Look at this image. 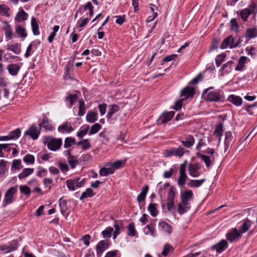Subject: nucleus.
Returning <instances> with one entry per match:
<instances>
[{"label":"nucleus","mask_w":257,"mask_h":257,"mask_svg":"<svg viewBox=\"0 0 257 257\" xmlns=\"http://www.w3.org/2000/svg\"><path fill=\"white\" fill-rule=\"evenodd\" d=\"M113 226V227H107L101 232L103 238H110L112 236V239L114 240L123 230L122 222L121 220H114Z\"/></svg>","instance_id":"1"},{"label":"nucleus","mask_w":257,"mask_h":257,"mask_svg":"<svg viewBox=\"0 0 257 257\" xmlns=\"http://www.w3.org/2000/svg\"><path fill=\"white\" fill-rule=\"evenodd\" d=\"M205 99L210 102L223 101L224 99V93L220 89H214L212 87L205 89L202 94Z\"/></svg>","instance_id":"2"},{"label":"nucleus","mask_w":257,"mask_h":257,"mask_svg":"<svg viewBox=\"0 0 257 257\" xmlns=\"http://www.w3.org/2000/svg\"><path fill=\"white\" fill-rule=\"evenodd\" d=\"M43 143L45 145H47L49 150L52 151H56L61 148L62 145V140L49 136L45 138Z\"/></svg>","instance_id":"3"},{"label":"nucleus","mask_w":257,"mask_h":257,"mask_svg":"<svg viewBox=\"0 0 257 257\" xmlns=\"http://www.w3.org/2000/svg\"><path fill=\"white\" fill-rule=\"evenodd\" d=\"M18 191L17 186H13L8 189L5 193L4 199L2 204V207H5L8 204L13 203L14 200V195Z\"/></svg>","instance_id":"4"},{"label":"nucleus","mask_w":257,"mask_h":257,"mask_svg":"<svg viewBox=\"0 0 257 257\" xmlns=\"http://www.w3.org/2000/svg\"><path fill=\"white\" fill-rule=\"evenodd\" d=\"M185 153V149L182 146H179L177 148H173L165 150L163 152V155L166 158L175 156L180 158L184 155Z\"/></svg>","instance_id":"5"},{"label":"nucleus","mask_w":257,"mask_h":257,"mask_svg":"<svg viewBox=\"0 0 257 257\" xmlns=\"http://www.w3.org/2000/svg\"><path fill=\"white\" fill-rule=\"evenodd\" d=\"M175 193L174 189L171 187L167 193L166 207L169 211L175 209L174 199Z\"/></svg>","instance_id":"6"},{"label":"nucleus","mask_w":257,"mask_h":257,"mask_svg":"<svg viewBox=\"0 0 257 257\" xmlns=\"http://www.w3.org/2000/svg\"><path fill=\"white\" fill-rule=\"evenodd\" d=\"M41 129L35 124L31 125L25 133V135H28L34 140H37L40 135Z\"/></svg>","instance_id":"7"},{"label":"nucleus","mask_w":257,"mask_h":257,"mask_svg":"<svg viewBox=\"0 0 257 257\" xmlns=\"http://www.w3.org/2000/svg\"><path fill=\"white\" fill-rule=\"evenodd\" d=\"M255 5L253 4L249 5L248 8H245L236 12V14L240 16L244 22H246L249 16L253 12Z\"/></svg>","instance_id":"8"},{"label":"nucleus","mask_w":257,"mask_h":257,"mask_svg":"<svg viewBox=\"0 0 257 257\" xmlns=\"http://www.w3.org/2000/svg\"><path fill=\"white\" fill-rule=\"evenodd\" d=\"M239 45L238 42H234V38L229 36L226 38L222 42L220 48L222 49H226L228 47L230 48L236 47Z\"/></svg>","instance_id":"9"},{"label":"nucleus","mask_w":257,"mask_h":257,"mask_svg":"<svg viewBox=\"0 0 257 257\" xmlns=\"http://www.w3.org/2000/svg\"><path fill=\"white\" fill-rule=\"evenodd\" d=\"M244 37L247 41L257 37V26H254L246 29Z\"/></svg>","instance_id":"10"},{"label":"nucleus","mask_w":257,"mask_h":257,"mask_svg":"<svg viewBox=\"0 0 257 257\" xmlns=\"http://www.w3.org/2000/svg\"><path fill=\"white\" fill-rule=\"evenodd\" d=\"M200 165L199 163L189 164L188 165V171L190 176L192 177H198L200 176Z\"/></svg>","instance_id":"11"},{"label":"nucleus","mask_w":257,"mask_h":257,"mask_svg":"<svg viewBox=\"0 0 257 257\" xmlns=\"http://www.w3.org/2000/svg\"><path fill=\"white\" fill-rule=\"evenodd\" d=\"M242 234L236 228H232L226 234V236L228 241L240 239Z\"/></svg>","instance_id":"12"},{"label":"nucleus","mask_w":257,"mask_h":257,"mask_svg":"<svg viewBox=\"0 0 257 257\" xmlns=\"http://www.w3.org/2000/svg\"><path fill=\"white\" fill-rule=\"evenodd\" d=\"M39 128H43L45 131H52L54 130L53 124L49 119L45 115H43L42 121L39 124Z\"/></svg>","instance_id":"13"},{"label":"nucleus","mask_w":257,"mask_h":257,"mask_svg":"<svg viewBox=\"0 0 257 257\" xmlns=\"http://www.w3.org/2000/svg\"><path fill=\"white\" fill-rule=\"evenodd\" d=\"M193 196V192L191 190H187L181 193L180 202L182 204H187V205L191 204L189 201L192 199Z\"/></svg>","instance_id":"14"},{"label":"nucleus","mask_w":257,"mask_h":257,"mask_svg":"<svg viewBox=\"0 0 257 257\" xmlns=\"http://www.w3.org/2000/svg\"><path fill=\"white\" fill-rule=\"evenodd\" d=\"M195 94V89L193 87L187 86L181 91L180 97L182 99H185L192 97Z\"/></svg>","instance_id":"15"},{"label":"nucleus","mask_w":257,"mask_h":257,"mask_svg":"<svg viewBox=\"0 0 257 257\" xmlns=\"http://www.w3.org/2000/svg\"><path fill=\"white\" fill-rule=\"evenodd\" d=\"M174 114L173 111L162 114L159 119L160 123L162 124L167 123L173 117Z\"/></svg>","instance_id":"16"},{"label":"nucleus","mask_w":257,"mask_h":257,"mask_svg":"<svg viewBox=\"0 0 257 257\" xmlns=\"http://www.w3.org/2000/svg\"><path fill=\"white\" fill-rule=\"evenodd\" d=\"M251 222L248 219H245L241 221V224L238 227L239 231L242 234L250 227Z\"/></svg>","instance_id":"17"},{"label":"nucleus","mask_w":257,"mask_h":257,"mask_svg":"<svg viewBox=\"0 0 257 257\" xmlns=\"http://www.w3.org/2000/svg\"><path fill=\"white\" fill-rule=\"evenodd\" d=\"M58 131L61 133H70L72 132L74 129L71 126V122H64L61 125H59L58 127Z\"/></svg>","instance_id":"18"},{"label":"nucleus","mask_w":257,"mask_h":257,"mask_svg":"<svg viewBox=\"0 0 257 257\" xmlns=\"http://www.w3.org/2000/svg\"><path fill=\"white\" fill-rule=\"evenodd\" d=\"M182 145L187 148H190L195 143V140L192 135H189L185 137V140H180Z\"/></svg>","instance_id":"19"},{"label":"nucleus","mask_w":257,"mask_h":257,"mask_svg":"<svg viewBox=\"0 0 257 257\" xmlns=\"http://www.w3.org/2000/svg\"><path fill=\"white\" fill-rule=\"evenodd\" d=\"M4 30L5 31V35L7 40H9L12 39L13 38V32L11 26L8 23L5 22Z\"/></svg>","instance_id":"20"},{"label":"nucleus","mask_w":257,"mask_h":257,"mask_svg":"<svg viewBox=\"0 0 257 257\" xmlns=\"http://www.w3.org/2000/svg\"><path fill=\"white\" fill-rule=\"evenodd\" d=\"M7 49L13 52L15 54L19 55L21 52V44L17 43L14 44L8 45Z\"/></svg>","instance_id":"21"},{"label":"nucleus","mask_w":257,"mask_h":257,"mask_svg":"<svg viewBox=\"0 0 257 257\" xmlns=\"http://www.w3.org/2000/svg\"><path fill=\"white\" fill-rule=\"evenodd\" d=\"M7 70L11 75L16 76L20 70V67L17 64H12L7 66Z\"/></svg>","instance_id":"22"},{"label":"nucleus","mask_w":257,"mask_h":257,"mask_svg":"<svg viewBox=\"0 0 257 257\" xmlns=\"http://www.w3.org/2000/svg\"><path fill=\"white\" fill-rule=\"evenodd\" d=\"M227 100L236 106H240L242 103V98L240 96L233 94L230 95L228 97Z\"/></svg>","instance_id":"23"},{"label":"nucleus","mask_w":257,"mask_h":257,"mask_svg":"<svg viewBox=\"0 0 257 257\" xmlns=\"http://www.w3.org/2000/svg\"><path fill=\"white\" fill-rule=\"evenodd\" d=\"M28 18V14L24 10L21 9L15 17V20L19 23H21L26 20Z\"/></svg>","instance_id":"24"},{"label":"nucleus","mask_w":257,"mask_h":257,"mask_svg":"<svg viewBox=\"0 0 257 257\" xmlns=\"http://www.w3.org/2000/svg\"><path fill=\"white\" fill-rule=\"evenodd\" d=\"M31 25L33 34L35 36L39 35L40 34L39 26L36 19L34 17L31 19Z\"/></svg>","instance_id":"25"},{"label":"nucleus","mask_w":257,"mask_h":257,"mask_svg":"<svg viewBox=\"0 0 257 257\" xmlns=\"http://www.w3.org/2000/svg\"><path fill=\"white\" fill-rule=\"evenodd\" d=\"M108 242H99L96 245V251L97 254L101 255L109 246Z\"/></svg>","instance_id":"26"},{"label":"nucleus","mask_w":257,"mask_h":257,"mask_svg":"<svg viewBox=\"0 0 257 257\" xmlns=\"http://www.w3.org/2000/svg\"><path fill=\"white\" fill-rule=\"evenodd\" d=\"M15 31L19 37L22 39L25 38L27 37V33L26 29L20 25H17L16 26Z\"/></svg>","instance_id":"27"},{"label":"nucleus","mask_w":257,"mask_h":257,"mask_svg":"<svg viewBox=\"0 0 257 257\" xmlns=\"http://www.w3.org/2000/svg\"><path fill=\"white\" fill-rule=\"evenodd\" d=\"M159 229L162 231L171 233L172 231V228L170 225L165 221H161L159 223Z\"/></svg>","instance_id":"28"},{"label":"nucleus","mask_w":257,"mask_h":257,"mask_svg":"<svg viewBox=\"0 0 257 257\" xmlns=\"http://www.w3.org/2000/svg\"><path fill=\"white\" fill-rule=\"evenodd\" d=\"M17 244L10 245H0V250L5 253H9L14 251L17 248Z\"/></svg>","instance_id":"29"},{"label":"nucleus","mask_w":257,"mask_h":257,"mask_svg":"<svg viewBox=\"0 0 257 257\" xmlns=\"http://www.w3.org/2000/svg\"><path fill=\"white\" fill-rule=\"evenodd\" d=\"M243 108L249 114L257 115V104L244 105Z\"/></svg>","instance_id":"30"},{"label":"nucleus","mask_w":257,"mask_h":257,"mask_svg":"<svg viewBox=\"0 0 257 257\" xmlns=\"http://www.w3.org/2000/svg\"><path fill=\"white\" fill-rule=\"evenodd\" d=\"M149 186L147 185H145L142 188L141 192L139 194V195L137 197V201L139 203H140L142 201H144L145 200L146 195L149 191Z\"/></svg>","instance_id":"31"},{"label":"nucleus","mask_w":257,"mask_h":257,"mask_svg":"<svg viewBox=\"0 0 257 257\" xmlns=\"http://www.w3.org/2000/svg\"><path fill=\"white\" fill-rule=\"evenodd\" d=\"M98 114L94 111H88L86 115L87 121L90 123H94L97 120Z\"/></svg>","instance_id":"32"},{"label":"nucleus","mask_w":257,"mask_h":257,"mask_svg":"<svg viewBox=\"0 0 257 257\" xmlns=\"http://www.w3.org/2000/svg\"><path fill=\"white\" fill-rule=\"evenodd\" d=\"M227 247V242H218L212 246V248L215 249L218 253H221Z\"/></svg>","instance_id":"33"},{"label":"nucleus","mask_w":257,"mask_h":257,"mask_svg":"<svg viewBox=\"0 0 257 257\" xmlns=\"http://www.w3.org/2000/svg\"><path fill=\"white\" fill-rule=\"evenodd\" d=\"M34 169L33 168H25L21 173L18 175L19 179H23L31 175L34 172Z\"/></svg>","instance_id":"34"},{"label":"nucleus","mask_w":257,"mask_h":257,"mask_svg":"<svg viewBox=\"0 0 257 257\" xmlns=\"http://www.w3.org/2000/svg\"><path fill=\"white\" fill-rule=\"evenodd\" d=\"M233 140V136L230 132H227L225 133V137L224 141V151H226L230 146V142Z\"/></svg>","instance_id":"35"},{"label":"nucleus","mask_w":257,"mask_h":257,"mask_svg":"<svg viewBox=\"0 0 257 257\" xmlns=\"http://www.w3.org/2000/svg\"><path fill=\"white\" fill-rule=\"evenodd\" d=\"M247 58L246 56H242L240 57L237 65L236 66L235 70L236 71H242L244 67L245 63H246Z\"/></svg>","instance_id":"36"},{"label":"nucleus","mask_w":257,"mask_h":257,"mask_svg":"<svg viewBox=\"0 0 257 257\" xmlns=\"http://www.w3.org/2000/svg\"><path fill=\"white\" fill-rule=\"evenodd\" d=\"M119 109V107L117 105L112 104L109 106V109L106 115L107 118H110L112 116L117 112Z\"/></svg>","instance_id":"37"},{"label":"nucleus","mask_w":257,"mask_h":257,"mask_svg":"<svg viewBox=\"0 0 257 257\" xmlns=\"http://www.w3.org/2000/svg\"><path fill=\"white\" fill-rule=\"evenodd\" d=\"M178 212L180 214H183L186 213L191 208V204L186 205L180 202L178 205Z\"/></svg>","instance_id":"38"},{"label":"nucleus","mask_w":257,"mask_h":257,"mask_svg":"<svg viewBox=\"0 0 257 257\" xmlns=\"http://www.w3.org/2000/svg\"><path fill=\"white\" fill-rule=\"evenodd\" d=\"M114 170L111 167H105L102 168L99 170V175L101 176H106L109 174H112L114 173Z\"/></svg>","instance_id":"39"},{"label":"nucleus","mask_w":257,"mask_h":257,"mask_svg":"<svg viewBox=\"0 0 257 257\" xmlns=\"http://www.w3.org/2000/svg\"><path fill=\"white\" fill-rule=\"evenodd\" d=\"M205 181V179L200 180H191L188 183V186L191 188H197L201 186Z\"/></svg>","instance_id":"40"},{"label":"nucleus","mask_w":257,"mask_h":257,"mask_svg":"<svg viewBox=\"0 0 257 257\" xmlns=\"http://www.w3.org/2000/svg\"><path fill=\"white\" fill-rule=\"evenodd\" d=\"M214 135L219 138V143L221 141V137L223 134V124H218L215 128V130L213 133Z\"/></svg>","instance_id":"41"},{"label":"nucleus","mask_w":257,"mask_h":257,"mask_svg":"<svg viewBox=\"0 0 257 257\" xmlns=\"http://www.w3.org/2000/svg\"><path fill=\"white\" fill-rule=\"evenodd\" d=\"M123 164V162L122 161H116L113 163H106L105 164V167H111L114 171L116 169H118L120 168Z\"/></svg>","instance_id":"42"},{"label":"nucleus","mask_w":257,"mask_h":257,"mask_svg":"<svg viewBox=\"0 0 257 257\" xmlns=\"http://www.w3.org/2000/svg\"><path fill=\"white\" fill-rule=\"evenodd\" d=\"M157 205L156 203H150L148 206V210L153 217H156L158 214Z\"/></svg>","instance_id":"43"},{"label":"nucleus","mask_w":257,"mask_h":257,"mask_svg":"<svg viewBox=\"0 0 257 257\" xmlns=\"http://www.w3.org/2000/svg\"><path fill=\"white\" fill-rule=\"evenodd\" d=\"M197 156L199 157L201 160H202L205 163L207 167L209 168L211 166V160L210 157L205 155H202L199 153H197Z\"/></svg>","instance_id":"44"},{"label":"nucleus","mask_w":257,"mask_h":257,"mask_svg":"<svg viewBox=\"0 0 257 257\" xmlns=\"http://www.w3.org/2000/svg\"><path fill=\"white\" fill-rule=\"evenodd\" d=\"M150 9L153 13V16H150L148 18V21L151 22L153 21L158 16V8L154 4H151L150 5Z\"/></svg>","instance_id":"45"},{"label":"nucleus","mask_w":257,"mask_h":257,"mask_svg":"<svg viewBox=\"0 0 257 257\" xmlns=\"http://www.w3.org/2000/svg\"><path fill=\"white\" fill-rule=\"evenodd\" d=\"M78 97L77 94H69L65 98V101H69V107L70 108L74 104V103L76 101Z\"/></svg>","instance_id":"46"},{"label":"nucleus","mask_w":257,"mask_h":257,"mask_svg":"<svg viewBox=\"0 0 257 257\" xmlns=\"http://www.w3.org/2000/svg\"><path fill=\"white\" fill-rule=\"evenodd\" d=\"M94 195V194L93 193L92 189L91 188H87L84 192L82 193L79 199L80 200H82L84 198L91 197Z\"/></svg>","instance_id":"47"},{"label":"nucleus","mask_w":257,"mask_h":257,"mask_svg":"<svg viewBox=\"0 0 257 257\" xmlns=\"http://www.w3.org/2000/svg\"><path fill=\"white\" fill-rule=\"evenodd\" d=\"M85 102L82 99H80L79 101V110L78 112V115L80 116H83L86 111V108L85 107Z\"/></svg>","instance_id":"48"},{"label":"nucleus","mask_w":257,"mask_h":257,"mask_svg":"<svg viewBox=\"0 0 257 257\" xmlns=\"http://www.w3.org/2000/svg\"><path fill=\"white\" fill-rule=\"evenodd\" d=\"M21 130L20 128H17L14 131L10 132L9 134L10 139H17L19 138L21 135Z\"/></svg>","instance_id":"49"},{"label":"nucleus","mask_w":257,"mask_h":257,"mask_svg":"<svg viewBox=\"0 0 257 257\" xmlns=\"http://www.w3.org/2000/svg\"><path fill=\"white\" fill-rule=\"evenodd\" d=\"M77 146L82 145V149L84 150H88L91 148L88 139H84L77 143Z\"/></svg>","instance_id":"50"},{"label":"nucleus","mask_w":257,"mask_h":257,"mask_svg":"<svg viewBox=\"0 0 257 257\" xmlns=\"http://www.w3.org/2000/svg\"><path fill=\"white\" fill-rule=\"evenodd\" d=\"M76 183L77 180L75 179H68L66 181L67 187L69 189L72 191H74L75 189Z\"/></svg>","instance_id":"51"},{"label":"nucleus","mask_w":257,"mask_h":257,"mask_svg":"<svg viewBox=\"0 0 257 257\" xmlns=\"http://www.w3.org/2000/svg\"><path fill=\"white\" fill-rule=\"evenodd\" d=\"M75 143V140L74 138L68 137L65 139L64 147L65 148H68L74 145Z\"/></svg>","instance_id":"52"},{"label":"nucleus","mask_w":257,"mask_h":257,"mask_svg":"<svg viewBox=\"0 0 257 257\" xmlns=\"http://www.w3.org/2000/svg\"><path fill=\"white\" fill-rule=\"evenodd\" d=\"M67 160L72 169H74L78 164V160L77 159L76 157L74 156L67 158Z\"/></svg>","instance_id":"53"},{"label":"nucleus","mask_w":257,"mask_h":257,"mask_svg":"<svg viewBox=\"0 0 257 257\" xmlns=\"http://www.w3.org/2000/svg\"><path fill=\"white\" fill-rule=\"evenodd\" d=\"M101 128V125L98 123H95L93 124L89 132L90 135H92L96 134Z\"/></svg>","instance_id":"54"},{"label":"nucleus","mask_w":257,"mask_h":257,"mask_svg":"<svg viewBox=\"0 0 257 257\" xmlns=\"http://www.w3.org/2000/svg\"><path fill=\"white\" fill-rule=\"evenodd\" d=\"M136 233V230L135 228V225L133 223H130L127 226V234L130 236H135Z\"/></svg>","instance_id":"55"},{"label":"nucleus","mask_w":257,"mask_h":257,"mask_svg":"<svg viewBox=\"0 0 257 257\" xmlns=\"http://www.w3.org/2000/svg\"><path fill=\"white\" fill-rule=\"evenodd\" d=\"M231 30L235 32H238L239 30V25L236 19L233 18L230 20Z\"/></svg>","instance_id":"56"},{"label":"nucleus","mask_w":257,"mask_h":257,"mask_svg":"<svg viewBox=\"0 0 257 257\" xmlns=\"http://www.w3.org/2000/svg\"><path fill=\"white\" fill-rule=\"evenodd\" d=\"M175 171L176 167L175 166H173L171 168H170L169 170L165 171L164 172L163 177L165 178H170Z\"/></svg>","instance_id":"57"},{"label":"nucleus","mask_w":257,"mask_h":257,"mask_svg":"<svg viewBox=\"0 0 257 257\" xmlns=\"http://www.w3.org/2000/svg\"><path fill=\"white\" fill-rule=\"evenodd\" d=\"M59 203L60 211L63 214L67 210V202L62 198H61L59 200Z\"/></svg>","instance_id":"58"},{"label":"nucleus","mask_w":257,"mask_h":257,"mask_svg":"<svg viewBox=\"0 0 257 257\" xmlns=\"http://www.w3.org/2000/svg\"><path fill=\"white\" fill-rule=\"evenodd\" d=\"M6 163L4 160L0 161V177H3L7 171Z\"/></svg>","instance_id":"59"},{"label":"nucleus","mask_w":257,"mask_h":257,"mask_svg":"<svg viewBox=\"0 0 257 257\" xmlns=\"http://www.w3.org/2000/svg\"><path fill=\"white\" fill-rule=\"evenodd\" d=\"M187 178L186 173L180 174V176L178 180V184L180 186H183L186 182V180Z\"/></svg>","instance_id":"60"},{"label":"nucleus","mask_w":257,"mask_h":257,"mask_svg":"<svg viewBox=\"0 0 257 257\" xmlns=\"http://www.w3.org/2000/svg\"><path fill=\"white\" fill-rule=\"evenodd\" d=\"M23 161L27 164H33L35 162V158L32 155L27 154L24 157Z\"/></svg>","instance_id":"61"},{"label":"nucleus","mask_w":257,"mask_h":257,"mask_svg":"<svg viewBox=\"0 0 257 257\" xmlns=\"http://www.w3.org/2000/svg\"><path fill=\"white\" fill-rule=\"evenodd\" d=\"M174 249V248L170 244L167 243L165 245L164 247V249L162 252V254L163 256H167L169 252L172 251Z\"/></svg>","instance_id":"62"},{"label":"nucleus","mask_w":257,"mask_h":257,"mask_svg":"<svg viewBox=\"0 0 257 257\" xmlns=\"http://www.w3.org/2000/svg\"><path fill=\"white\" fill-rule=\"evenodd\" d=\"M89 129V126L88 125H87L84 130H80L79 132L77 133V137H79V138H82L87 134Z\"/></svg>","instance_id":"63"},{"label":"nucleus","mask_w":257,"mask_h":257,"mask_svg":"<svg viewBox=\"0 0 257 257\" xmlns=\"http://www.w3.org/2000/svg\"><path fill=\"white\" fill-rule=\"evenodd\" d=\"M43 184L45 187H48L49 189L51 188V185L53 183V180L50 178H45L43 179Z\"/></svg>","instance_id":"64"}]
</instances>
